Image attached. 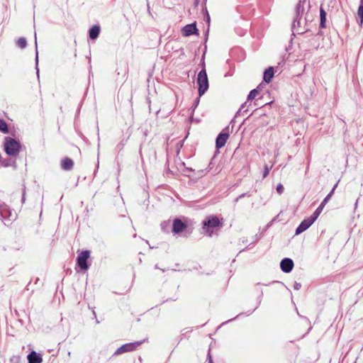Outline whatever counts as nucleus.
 Returning <instances> with one entry per match:
<instances>
[{"label":"nucleus","mask_w":363,"mask_h":363,"mask_svg":"<svg viewBox=\"0 0 363 363\" xmlns=\"http://www.w3.org/2000/svg\"><path fill=\"white\" fill-rule=\"evenodd\" d=\"M21 143L19 140L7 136L4 138V150L10 157H16L21 150Z\"/></svg>","instance_id":"nucleus-1"},{"label":"nucleus","mask_w":363,"mask_h":363,"mask_svg":"<svg viewBox=\"0 0 363 363\" xmlns=\"http://www.w3.org/2000/svg\"><path fill=\"white\" fill-rule=\"evenodd\" d=\"M203 230L205 231V233L211 237L213 234V231L211 230V228L223 227V223L220 220L217 216L211 215L203 220Z\"/></svg>","instance_id":"nucleus-2"},{"label":"nucleus","mask_w":363,"mask_h":363,"mask_svg":"<svg viewBox=\"0 0 363 363\" xmlns=\"http://www.w3.org/2000/svg\"><path fill=\"white\" fill-rule=\"evenodd\" d=\"M202 66L203 67L197 76L198 92L199 96H203L209 87L208 79L205 68L204 61L202 62Z\"/></svg>","instance_id":"nucleus-3"},{"label":"nucleus","mask_w":363,"mask_h":363,"mask_svg":"<svg viewBox=\"0 0 363 363\" xmlns=\"http://www.w3.org/2000/svg\"><path fill=\"white\" fill-rule=\"evenodd\" d=\"M90 257V251L88 250L82 251L77 257V265L81 269L86 271L89 268L88 259Z\"/></svg>","instance_id":"nucleus-4"},{"label":"nucleus","mask_w":363,"mask_h":363,"mask_svg":"<svg viewBox=\"0 0 363 363\" xmlns=\"http://www.w3.org/2000/svg\"><path fill=\"white\" fill-rule=\"evenodd\" d=\"M143 342H145V340L136 341L134 342L124 344L115 351L113 355H119L125 352L135 351L139 346H140L143 343Z\"/></svg>","instance_id":"nucleus-5"},{"label":"nucleus","mask_w":363,"mask_h":363,"mask_svg":"<svg viewBox=\"0 0 363 363\" xmlns=\"http://www.w3.org/2000/svg\"><path fill=\"white\" fill-rule=\"evenodd\" d=\"M315 221V220L311 216L303 219L296 228L295 235H298L306 230L313 225Z\"/></svg>","instance_id":"nucleus-6"},{"label":"nucleus","mask_w":363,"mask_h":363,"mask_svg":"<svg viewBox=\"0 0 363 363\" xmlns=\"http://www.w3.org/2000/svg\"><path fill=\"white\" fill-rule=\"evenodd\" d=\"M187 228V224L180 218H175L172 223V233L179 234L183 232Z\"/></svg>","instance_id":"nucleus-7"},{"label":"nucleus","mask_w":363,"mask_h":363,"mask_svg":"<svg viewBox=\"0 0 363 363\" xmlns=\"http://www.w3.org/2000/svg\"><path fill=\"white\" fill-rule=\"evenodd\" d=\"M294 266V261L291 258L285 257L280 262V268L285 273L291 272Z\"/></svg>","instance_id":"nucleus-8"},{"label":"nucleus","mask_w":363,"mask_h":363,"mask_svg":"<svg viewBox=\"0 0 363 363\" xmlns=\"http://www.w3.org/2000/svg\"><path fill=\"white\" fill-rule=\"evenodd\" d=\"M182 35L185 37H188V36H190L193 34H198V29L196 28V23L194 22V23H190V24H187L183 28H182Z\"/></svg>","instance_id":"nucleus-9"},{"label":"nucleus","mask_w":363,"mask_h":363,"mask_svg":"<svg viewBox=\"0 0 363 363\" xmlns=\"http://www.w3.org/2000/svg\"><path fill=\"white\" fill-rule=\"evenodd\" d=\"M229 137V134L228 133L221 132L220 133L216 139V147L217 149H220L223 147Z\"/></svg>","instance_id":"nucleus-10"},{"label":"nucleus","mask_w":363,"mask_h":363,"mask_svg":"<svg viewBox=\"0 0 363 363\" xmlns=\"http://www.w3.org/2000/svg\"><path fill=\"white\" fill-rule=\"evenodd\" d=\"M301 18H297L295 17L293 23H292V31L293 33L296 32L297 34H303L305 32H308V29H306L303 30V29H301Z\"/></svg>","instance_id":"nucleus-11"},{"label":"nucleus","mask_w":363,"mask_h":363,"mask_svg":"<svg viewBox=\"0 0 363 363\" xmlns=\"http://www.w3.org/2000/svg\"><path fill=\"white\" fill-rule=\"evenodd\" d=\"M27 359L28 363H42L43 362L42 356L35 351L30 352L28 354Z\"/></svg>","instance_id":"nucleus-12"},{"label":"nucleus","mask_w":363,"mask_h":363,"mask_svg":"<svg viewBox=\"0 0 363 363\" xmlns=\"http://www.w3.org/2000/svg\"><path fill=\"white\" fill-rule=\"evenodd\" d=\"M0 167H12L14 169H17L16 160L12 158L2 159L0 161Z\"/></svg>","instance_id":"nucleus-13"},{"label":"nucleus","mask_w":363,"mask_h":363,"mask_svg":"<svg viewBox=\"0 0 363 363\" xmlns=\"http://www.w3.org/2000/svg\"><path fill=\"white\" fill-rule=\"evenodd\" d=\"M100 31L101 28L99 25L91 26L88 32L89 38L93 40H96L99 37Z\"/></svg>","instance_id":"nucleus-14"},{"label":"nucleus","mask_w":363,"mask_h":363,"mask_svg":"<svg viewBox=\"0 0 363 363\" xmlns=\"http://www.w3.org/2000/svg\"><path fill=\"white\" fill-rule=\"evenodd\" d=\"M74 167V162L69 157H65L61 161V168L65 171H69L72 169Z\"/></svg>","instance_id":"nucleus-15"},{"label":"nucleus","mask_w":363,"mask_h":363,"mask_svg":"<svg viewBox=\"0 0 363 363\" xmlns=\"http://www.w3.org/2000/svg\"><path fill=\"white\" fill-rule=\"evenodd\" d=\"M274 71L273 67H269L267 69H266L263 74V80L266 83H269L272 78L274 77Z\"/></svg>","instance_id":"nucleus-16"},{"label":"nucleus","mask_w":363,"mask_h":363,"mask_svg":"<svg viewBox=\"0 0 363 363\" xmlns=\"http://www.w3.org/2000/svg\"><path fill=\"white\" fill-rule=\"evenodd\" d=\"M11 216V211L9 206L4 203H0V216L2 219L9 218Z\"/></svg>","instance_id":"nucleus-17"},{"label":"nucleus","mask_w":363,"mask_h":363,"mask_svg":"<svg viewBox=\"0 0 363 363\" xmlns=\"http://www.w3.org/2000/svg\"><path fill=\"white\" fill-rule=\"evenodd\" d=\"M326 11L323 7L320 9V28H324L326 26Z\"/></svg>","instance_id":"nucleus-18"},{"label":"nucleus","mask_w":363,"mask_h":363,"mask_svg":"<svg viewBox=\"0 0 363 363\" xmlns=\"http://www.w3.org/2000/svg\"><path fill=\"white\" fill-rule=\"evenodd\" d=\"M357 22L362 26L363 24V0H359V5L357 11Z\"/></svg>","instance_id":"nucleus-19"},{"label":"nucleus","mask_w":363,"mask_h":363,"mask_svg":"<svg viewBox=\"0 0 363 363\" xmlns=\"http://www.w3.org/2000/svg\"><path fill=\"white\" fill-rule=\"evenodd\" d=\"M0 132L4 134H8L9 133V129L6 122L1 118H0Z\"/></svg>","instance_id":"nucleus-20"},{"label":"nucleus","mask_w":363,"mask_h":363,"mask_svg":"<svg viewBox=\"0 0 363 363\" xmlns=\"http://www.w3.org/2000/svg\"><path fill=\"white\" fill-rule=\"evenodd\" d=\"M304 13V6L297 4L296 6V17L301 18Z\"/></svg>","instance_id":"nucleus-21"},{"label":"nucleus","mask_w":363,"mask_h":363,"mask_svg":"<svg viewBox=\"0 0 363 363\" xmlns=\"http://www.w3.org/2000/svg\"><path fill=\"white\" fill-rule=\"evenodd\" d=\"M325 207L324 205L320 204L319 206L315 209V211L313 213V214L311 216L315 220L318 218L320 214L321 213L323 208Z\"/></svg>","instance_id":"nucleus-22"},{"label":"nucleus","mask_w":363,"mask_h":363,"mask_svg":"<svg viewBox=\"0 0 363 363\" xmlns=\"http://www.w3.org/2000/svg\"><path fill=\"white\" fill-rule=\"evenodd\" d=\"M16 45L18 47H19L21 49H24L27 46V40L25 38H20L16 41Z\"/></svg>","instance_id":"nucleus-23"},{"label":"nucleus","mask_w":363,"mask_h":363,"mask_svg":"<svg viewBox=\"0 0 363 363\" xmlns=\"http://www.w3.org/2000/svg\"><path fill=\"white\" fill-rule=\"evenodd\" d=\"M35 69H36V73H37L38 77H39V69H38V49H37V40H36V35H35Z\"/></svg>","instance_id":"nucleus-24"},{"label":"nucleus","mask_w":363,"mask_h":363,"mask_svg":"<svg viewBox=\"0 0 363 363\" xmlns=\"http://www.w3.org/2000/svg\"><path fill=\"white\" fill-rule=\"evenodd\" d=\"M258 93H259V91L257 89H254L251 90L247 96V101L253 100L257 96Z\"/></svg>","instance_id":"nucleus-25"},{"label":"nucleus","mask_w":363,"mask_h":363,"mask_svg":"<svg viewBox=\"0 0 363 363\" xmlns=\"http://www.w3.org/2000/svg\"><path fill=\"white\" fill-rule=\"evenodd\" d=\"M247 111V102H245L236 113L235 116L243 114Z\"/></svg>","instance_id":"nucleus-26"},{"label":"nucleus","mask_w":363,"mask_h":363,"mask_svg":"<svg viewBox=\"0 0 363 363\" xmlns=\"http://www.w3.org/2000/svg\"><path fill=\"white\" fill-rule=\"evenodd\" d=\"M202 11H203V14H204L205 20H206V23H208V26H210L211 18H210V15H209V13L208 12L206 6L203 8Z\"/></svg>","instance_id":"nucleus-27"},{"label":"nucleus","mask_w":363,"mask_h":363,"mask_svg":"<svg viewBox=\"0 0 363 363\" xmlns=\"http://www.w3.org/2000/svg\"><path fill=\"white\" fill-rule=\"evenodd\" d=\"M272 167H268L267 164L264 165V171H263V178H265L268 176L269 171Z\"/></svg>","instance_id":"nucleus-28"},{"label":"nucleus","mask_w":363,"mask_h":363,"mask_svg":"<svg viewBox=\"0 0 363 363\" xmlns=\"http://www.w3.org/2000/svg\"><path fill=\"white\" fill-rule=\"evenodd\" d=\"M284 186L281 184H279L277 186L276 190L279 194H281L284 191Z\"/></svg>","instance_id":"nucleus-29"},{"label":"nucleus","mask_w":363,"mask_h":363,"mask_svg":"<svg viewBox=\"0 0 363 363\" xmlns=\"http://www.w3.org/2000/svg\"><path fill=\"white\" fill-rule=\"evenodd\" d=\"M330 199H331L330 195H328H328L324 198V199L322 201L321 204H323V205L325 206V205H326V203L330 201Z\"/></svg>","instance_id":"nucleus-30"},{"label":"nucleus","mask_w":363,"mask_h":363,"mask_svg":"<svg viewBox=\"0 0 363 363\" xmlns=\"http://www.w3.org/2000/svg\"><path fill=\"white\" fill-rule=\"evenodd\" d=\"M207 360L208 363H213L212 356L211 354V349L208 350V354H207Z\"/></svg>","instance_id":"nucleus-31"},{"label":"nucleus","mask_w":363,"mask_h":363,"mask_svg":"<svg viewBox=\"0 0 363 363\" xmlns=\"http://www.w3.org/2000/svg\"><path fill=\"white\" fill-rule=\"evenodd\" d=\"M338 183H339V181L334 185V186L333 187L332 190L330 191V192L328 194V195H330V197H332V196L333 195L337 185H338Z\"/></svg>","instance_id":"nucleus-32"},{"label":"nucleus","mask_w":363,"mask_h":363,"mask_svg":"<svg viewBox=\"0 0 363 363\" xmlns=\"http://www.w3.org/2000/svg\"><path fill=\"white\" fill-rule=\"evenodd\" d=\"M301 288V283H298V282H295V283H294V289L295 290H299Z\"/></svg>","instance_id":"nucleus-33"},{"label":"nucleus","mask_w":363,"mask_h":363,"mask_svg":"<svg viewBox=\"0 0 363 363\" xmlns=\"http://www.w3.org/2000/svg\"><path fill=\"white\" fill-rule=\"evenodd\" d=\"M200 97H201V96H199V97H197V98L195 99L194 103V106H195V107H196V106H198V104H199V101H200Z\"/></svg>","instance_id":"nucleus-34"},{"label":"nucleus","mask_w":363,"mask_h":363,"mask_svg":"<svg viewBox=\"0 0 363 363\" xmlns=\"http://www.w3.org/2000/svg\"><path fill=\"white\" fill-rule=\"evenodd\" d=\"M262 295H263V292L261 291V294L259 296V297L257 298V301H258V303L257 305H259L261 301H262Z\"/></svg>","instance_id":"nucleus-35"},{"label":"nucleus","mask_w":363,"mask_h":363,"mask_svg":"<svg viewBox=\"0 0 363 363\" xmlns=\"http://www.w3.org/2000/svg\"><path fill=\"white\" fill-rule=\"evenodd\" d=\"M306 1V0H299L298 4H300L301 5L304 6Z\"/></svg>","instance_id":"nucleus-36"},{"label":"nucleus","mask_w":363,"mask_h":363,"mask_svg":"<svg viewBox=\"0 0 363 363\" xmlns=\"http://www.w3.org/2000/svg\"><path fill=\"white\" fill-rule=\"evenodd\" d=\"M247 195V193H243V194H240V195L238 196V198H239V199H242V198H244V197H245V196H246Z\"/></svg>","instance_id":"nucleus-37"},{"label":"nucleus","mask_w":363,"mask_h":363,"mask_svg":"<svg viewBox=\"0 0 363 363\" xmlns=\"http://www.w3.org/2000/svg\"><path fill=\"white\" fill-rule=\"evenodd\" d=\"M199 0H194V6L195 7H197V6H198V5H199Z\"/></svg>","instance_id":"nucleus-38"},{"label":"nucleus","mask_w":363,"mask_h":363,"mask_svg":"<svg viewBox=\"0 0 363 363\" xmlns=\"http://www.w3.org/2000/svg\"><path fill=\"white\" fill-rule=\"evenodd\" d=\"M26 194H25V191H23V195H22V202L24 203L25 202V200H26V196H25Z\"/></svg>","instance_id":"nucleus-39"},{"label":"nucleus","mask_w":363,"mask_h":363,"mask_svg":"<svg viewBox=\"0 0 363 363\" xmlns=\"http://www.w3.org/2000/svg\"><path fill=\"white\" fill-rule=\"evenodd\" d=\"M357 203H358V199H357L355 203H354V207L355 208L357 207Z\"/></svg>","instance_id":"nucleus-40"},{"label":"nucleus","mask_w":363,"mask_h":363,"mask_svg":"<svg viewBox=\"0 0 363 363\" xmlns=\"http://www.w3.org/2000/svg\"><path fill=\"white\" fill-rule=\"evenodd\" d=\"M317 35H323V32L320 30V31L317 33Z\"/></svg>","instance_id":"nucleus-41"},{"label":"nucleus","mask_w":363,"mask_h":363,"mask_svg":"<svg viewBox=\"0 0 363 363\" xmlns=\"http://www.w3.org/2000/svg\"><path fill=\"white\" fill-rule=\"evenodd\" d=\"M238 201H239V198H238V197H237V198L235 199L234 202H235V203H237Z\"/></svg>","instance_id":"nucleus-42"},{"label":"nucleus","mask_w":363,"mask_h":363,"mask_svg":"<svg viewBox=\"0 0 363 363\" xmlns=\"http://www.w3.org/2000/svg\"><path fill=\"white\" fill-rule=\"evenodd\" d=\"M235 318H236V317H235V318H232V319H230V320H229L228 321H226V323H228V322H230V321H232V320H235Z\"/></svg>","instance_id":"nucleus-43"},{"label":"nucleus","mask_w":363,"mask_h":363,"mask_svg":"<svg viewBox=\"0 0 363 363\" xmlns=\"http://www.w3.org/2000/svg\"><path fill=\"white\" fill-rule=\"evenodd\" d=\"M188 171H190V172H193L194 170L192 169V168H187L186 169Z\"/></svg>","instance_id":"nucleus-44"},{"label":"nucleus","mask_w":363,"mask_h":363,"mask_svg":"<svg viewBox=\"0 0 363 363\" xmlns=\"http://www.w3.org/2000/svg\"><path fill=\"white\" fill-rule=\"evenodd\" d=\"M38 281H39V279L37 278L36 280H35V284L38 283Z\"/></svg>","instance_id":"nucleus-45"},{"label":"nucleus","mask_w":363,"mask_h":363,"mask_svg":"<svg viewBox=\"0 0 363 363\" xmlns=\"http://www.w3.org/2000/svg\"><path fill=\"white\" fill-rule=\"evenodd\" d=\"M206 1H207V0H203V4H204L205 6H206Z\"/></svg>","instance_id":"nucleus-46"},{"label":"nucleus","mask_w":363,"mask_h":363,"mask_svg":"<svg viewBox=\"0 0 363 363\" xmlns=\"http://www.w3.org/2000/svg\"><path fill=\"white\" fill-rule=\"evenodd\" d=\"M96 168H99V162L97 163Z\"/></svg>","instance_id":"nucleus-47"}]
</instances>
